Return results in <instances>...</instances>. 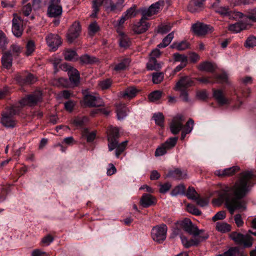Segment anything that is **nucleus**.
Wrapping results in <instances>:
<instances>
[{"instance_id": "59", "label": "nucleus", "mask_w": 256, "mask_h": 256, "mask_svg": "<svg viewBox=\"0 0 256 256\" xmlns=\"http://www.w3.org/2000/svg\"><path fill=\"white\" fill-rule=\"evenodd\" d=\"M226 218V212L224 211H220L217 212L213 217L212 220L216 222L218 220H222Z\"/></svg>"}, {"instance_id": "20", "label": "nucleus", "mask_w": 256, "mask_h": 256, "mask_svg": "<svg viewBox=\"0 0 256 256\" xmlns=\"http://www.w3.org/2000/svg\"><path fill=\"white\" fill-rule=\"evenodd\" d=\"M147 17L142 15L140 21L132 26L133 31L138 34H142L148 30L150 24L146 22Z\"/></svg>"}, {"instance_id": "39", "label": "nucleus", "mask_w": 256, "mask_h": 256, "mask_svg": "<svg viewBox=\"0 0 256 256\" xmlns=\"http://www.w3.org/2000/svg\"><path fill=\"white\" fill-rule=\"evenodd\" d=\"M22 48L16 44H12L10 46V52L12 53V56L18 57L22 51Z\"/></svg>"}, {"instance_id": "50", "label": "nucleus", "mask_w": 256, "mask_h": 256, "mask_svg": "<svg viewBox=\"0 0 256 256\" xmlns=\"http://www.w3.org/2000/svg\"><path fill=\"white\" fill-rule=\"evenodd\" d=\"M164 78L163 72H154L152 74V82L154 84H158L160 83Z\"/></svg>"}, {"instance_id": "40", "label": "nucleus", "mask_w": 256, "mask_h": 256, "mask_svg": "<svg viewBox=\"0 0 256 256\" xmlns=\"http://www.w3.org/2000/svg\"><path fill=\"white\" fill-rule=\"evenodd\" d=\"M188 44L185 41H182L180 42H174L170 46L172 48H176L178 50H185L188 48Z\"/></svg>"}, {"instance_id": "47", "label": "nucleus", "mask_w": 256, "mask_h": 256, "mask_svg": "<svg viewBox=\"0 0 256 256\" xmlns=\"http://www.w3.org/2000/svg\"><path fill=\"white\" fill-rule=\"evenodd\" d=\"M104 0H93V12L91 14L92 17H95L99 11V8L102 5Z\"/></svg>"}, {"instance_id": "18", "label": "nucleus", "mask_w": 256, "mask_h": 256, "mask_svg": "<svg viewBox=\"0 0 256 256\" xmlns=\"http://www.w3.org/2000/svg\"><path fill=\"white\" fill-rule=\"evenodd\" d=\"M164 2L162 0H160L154 4H152L148 9L142 10V14L146 17L150 16L158 12L164 6Z\"/></svg>"}, {"instance_id": "60", "label": "nucleus", "mask_w": 256, "mask_h": 256, "mask_svg": "<svg viewBox=\"0 0 256 256\" xmlns=\"http://www.w3.org/2000/svg\"><path fill=\"white\" fill-rule=\"evenodd\" d=\"M192 222L188 218H185L180 222L181 227L186 231L187 228L190 226Z\"/></svg>"}, {"instance_id": "6", "label": "nucleus", "mask_w": 256, "mask_h": 256, "mask_svg": "<svg viewBox=\"0 0 256 256\" xmlns=\"http://www.w3.org/2000/svg\"><path fill=\"white\" fill-rule=\"evenodd\" d=\"M16 114L14 108L12 107L2 114L1 122L2 124L7 128H14L16 124V120L13 116Z\"/></svg>"}, {"instance_id": "30", "label": "nucleus", "mask_w": 256, "mask_h": 256, "mask_svg": "<svg viewBox=\"0 0 256 256\" xmlns=\"http://www.w3.org/2000/svg\"><path fill=\"white\" fill-rule=\"evenodd\" d=\"M198 68L201 71H206L210 72H212L215 70L214 66L211 62H208L200 63L198 66Z\"/></svg>"}, {"instance_id": "15", "label": "nucleus", "mask_w": 256, "mask_h": 256, "mask_svg": "<svg viewBox=\"0 0 256 256\" xmlns=\"http://www.w3.org/2000/svg\"><path fill=\"white\" fill-rule=\"evenodd\" d=\"M208 237V234L204 233V236H200L198 238L191 239L189 240L186 237L182 236H180V238L184 246L186 248H188L192 246H198L200 242L206 240Z\"/></svg>"}, {"instance_id": "48", "label": "nucleus", "mask_w": 256, "mask_h": 256, "mask_svg": "<svg viewBox=\"0 0 256 256\" xmlns=\"http://www.w3.org/2000/svg\"><path fill=\"white\" fill-rule=\"evenodd\" d=\"M162 92L160 90H155L151 92L148 96L149 100L151 102H154L158 100L162 96Z\"/></svg>"}, {"instance_id": "31", "label": "nucleus", "mask_w": 256, "mask_h": 256, "mask_svg": "<svg viewBox=\"0 0 256 256\" xmlns=\"http://www.w3.org/2000/svg\"><path fill=\"white\" fill-rule=\"evenodd\" d=\"M128 111V110L125 104H119L116 110L118 118L119 120L123 119L126 116Z\"/></svg>"}, {"instance_id": "16", "label": "nucleus", "mask_w": 256, "mask_h": 256, "mask_svg": "<svg viewBox=\"0 0 256 256\" xmlns=\"http://www.w3.org/2000/svg\"><path fill=\"white\" fill-rule=\"evenodd\" d=\"M46 42L51 51H55L62 44L61 38L59 36L50 34L46 38Z\"/></svg>"}, {"instance_id": "17", "label": "nucleus", "mask_w": 256, "mask_h": 256, "mask_svg": "<svg viewBox=\"0 0 256 256\" xmlns=\"http://www.w3.org/2000/svg\"><path fill=\"white\" fill-rule=\"evenodd\" d=\"M194 85V82L188 76H182L176 83L175 90H183Z\"/></svg>"}, {"instance_id": "44", "label": "nucleus", "mask_w": 256, "mask_h": 256, "mask_svg": "<svg viewBox=\"0 0 256 256\" xmlns=\"http://www.w3.org/2000/svg\"><path fill=\"white\" fill-rule=\"evenodd\" d=\"M26 52L25 54L26 56L31 55L35 50L34 42L32 40H30L26 44Z\"/></svg>"}, {"instance_id": "35", "label": "nucleus", "mask_w": 256, "mask_h": 256, "mask_svg": "<svg viewBox=\"0 0 256 256\" xmlns=\"http://www.w3.org/2000/svg\"><path fill=\"white\" fill-rule=\"evenodd\" d=\"M174 38V32L168 34L163 40L162 42L158 45V48H164L167 46Z\"/></svg>"}, {"instance_id": "23", "label": "nucleus", "mask_w": 256, "mask_h": 256, "mask_svg": "<svg viewBox=\"0 0 256 256\" xmlns=\"http://www.w3.org/2000/svg\"><path fill=\"white\" fill-rule=\"evenodd\" d=\"M156 202V198L150 194H144L141 198L140 203L144 208H148Z\"/></svg>"}, {"instance_id": "45", "label": "nucleus", "mask_w": 256, "mask_h": 256, "mask_svg": "<svg viewBox=\"0 0 256 256\" xmlns=\"http://www.w3.org/2000/svg\"><path fill=\"white\" fill-rule=\"evenodd\" d=\"M82 136L86 138L87 142H91L94 140L96 134L94 132L89 133L88 130L84 128L82 132Z\"/></svg>"}, {"instance_id": "58", "label": "nucleus", "mask_w": 256, "mask_h": 256, "mask_svg": "<svg viewBox=\"0 0 256 256\" xmlns=\"http://www.w3.org/2000/svg\"><path fill=\"white\" fill-rule=\"evenodd\" d=\"M32 10V7L30 3L24 5L22 8V11L25 16H28L30 14Z\"/></svg>"}, {"instance_id": "55", "label": "nucleus", "mask_w": 256, "mask_h": 256, "mask_svg": "<svg viewBox=\"0 0 256 256\" xmlns=\"http://www.w3.org/2000/svg\"><path fill=\"white\" fill-rule=\"evenodd\" d=\"M246 48H252L256 46V37L250 36L248 37L244 44Z\"/></svg>"}, {"instance_id": "21", "label": "nucleus", "mask_w": 256, "mask_h": 256, "mask_svg": "<svg viewBox=\"0 0 256 256\" xmlns=\"http://www.w3.org/2000/svg\"><path fill=\"white\" fill-rule=\"evenodd\" d=\"M206 0H191L188 6V10L192 13L203 10Z\"/></svg>"}, {"instance_id": "5", "label": "nucleus", "mask_w": 256, "mask_h": 256, "mask_svg": "<svg viewBox=\"0 0 256 256\" xmlns=\"http://www.w3.org/2000/svg\"><path fill=\"white\" fill-rule=\"evenodd\" d=\"M178 140V137H172L168 138L156 149L155 156H160L166 154L168 150L176 146Z\"/></svg>"}, {"instance_id": "4", "label": "nucleus", "mask_w": 256, "mask_h": 256, "mask_svg": "<svg viewBox=\"0 0 256 256\" xmlns=\"http://www.w3.org/2000/svg\"><path fill=\"white\" fill-rule=\"evenodd\" d=\"M42 100V92L40 91H36L26 96L20 100V103L22 106H32L36 105Z\"/></svg>"}, {"instance_id": "29", "label": "nucleus", "mask_w": 256, "mask_h": 256, "mask_svg": "<svg viewBox=\"0 0 256 256\" xmlns=\"http://www.w3.org/2000/svg\"><path fill=\"white\" fill-rule=\"evenodd\" d=\"M190 234L194 236H204V230H198L196 226L191 224L190 226L188 227L186 230Z\"/></svg>"}, {"instance_id": "61", "label": "nucleus", "mask_w": 256, "mask_h": 256, "mask_svg": "<svg viewBox=\"0 0 256 256\" xmlns=\"http://www.w3.org/2000/svg\"><path fill=\"white\" fill-rule=\"evenodd\" d=\"M54 237L51 234H48L42 240V243L44 245L48 246L54 240Z\"/></svg>"}, {"instance_id": "14", "label": "nucleus", "mask_w": 256, "mask_h": 256, "mask_svg": "<svg viewBox=\"0 0 256 256\" xmlns=\"http://www.w3.org/2000/svg\"><path fill=\"white\" fill-rule=\"evenodd\" d=\"M62 12V6L52 0L48 8L47 14L50 18H60Z\"/></svg>"}, {"instance_id": "25", "label": "nucleus", "mask_w": 256, "mask_h": 256, "mask_svg": "<svg viewBox=\"0 0 256 256\" xmlns=\"http://www.w3.org/2000/svg\"><path fill=\"white\" fill-rule=\"evenodd\" d=\"M166 177H171L175 179L180 180L186 177V173L182 172L180 169L176 168L174 170H170L166 174Z\"/></svg>"}, {"instance_id": "46", "label": "nucleus", "mask_w": 256, "mask_h": 256, "mask_svg": "<svg viewBox=\"0 0 256 256\" xmlns=\"http://www.w3.org/2000/svg\"><path fill=\"white\" fill-rule=\"evenodd\" d=\"M88 121L86 116L76 117L72 120V123L76 126H82Z\"/></svg>"}, {"instance_id": "63", "label": "nucleus", "mask_w": 256, "mask_h": 256, "mask_svg": "<svg viewBox=\"0 0 256 256\" xmlns=\"http://www.w3.org/2000/svg\"><path fill=\"white\" fill-rule=\"evenodd\" d=\"M234 220L236 224L238 227H241L244 224V222L240 214H236L234 216Z\"/></svg>"}, {"instance_id": "54", "label": "nucleus", "mask_w": 256, "mask_h": 256, "mask_svg": "<svg viewBox=\"0 0 256 256\" xmlns=\"http://www.w3.org/2000/svg\"><path fill=\"white\" fill-rule=\"evenodd\" d=\"M215 11L216 12L223 16H229L231 12L229 8L222 6L216 8Z\"/></svg>"}, {"instance_id": "43", "label": "nucleus", "mask_w": 256, "mask_h": 256, "mask_svg": "<svg viewBox=\"0 0 256 256\" xmlns=\"http://www.w3.org/2000/svg\"><path fill=\"white\" fill-rule=\"evenodd\" d=\"M153 118L155 121L156 124L161 126H164V116L162 113L158 112V114H155L153 116Z\"/></svg>"}, {"instance_id": "8", "label": "nucleus", "mask_w": 256, "mask_h": 256, "mask_svg": "<svg viewBox=\"0 0 256 256\" xmlns=\"http://www.w3.org/2000/svg\"><path fill=\"white\" fill-rule=\"evenodd\" d=\"M184 118L182 114H178L174 116L170 124L171 132L176 134L182 129Z\"/></svg>"}, {"instance_id": "34", "label": "nucleus", "mask_w": 256, "mask_h": 256, "mask_svg": "<svg viewBox=\"0 0 256 256\" xmlns=\"http://www.w3.org/2000/svg\"><path fill=\"white\" fill-rule=\"evenodd\" d=\"M124 0H111L110 8L111 11L118 10L120 11L123 7L122 4Z\"/></svg>"}, {"instance_id": "33", "label": "nucleus", "mask_w": 256, "mask_h": 256, "mask_svg": "<svg viewBox=\"0 0 256 256\" xmlns=\"http://www.w3.org/2000/svg\"><path fill=\"white\" fill-rule=\"evenodd\" d=\"M130 62V61L129 58H124L120 63L114 66V70L116 71L124 70L128 66Z\"/></svg>"}, {"instance_id": "36", "label": "nucleus", "mask_w": 256, "mask_h": 256, "mask_svg": "<svg viewBox=\"0 0 256 256\" xmlns=\"http://www.w3.org/2000/svg\"><path fill=\"white\" fill-rule=\"evenodd\" d=\"M96 58L94 56H90L88 54H84L81 56L80 58V62L83 64H92L96 62Z\"/></svg>"}, {"instance_id": "37", "label": "nucleus", "mask_w": 256, "mask_h": 256, "mask_svg": "<svg viewBox=\"0 0 256 256\" xmlns=\"http://www.w3.org/2000/svg\"><path fill=\"white\" fill-rule=\"evenodd\" d=\"M216 229L224 233L230 230V226L226 222H218L216 224Z\"/></svg>"}, {"instance_id": "49", "label": "nucleus", "mask_w": 256, "mask_h": 256, "mask_svg": "<svg viewBox=\"0 0 256 256\" xmlns=\"http://www.w3.org/2000/svg\"><path fill=\"white\" fill-rule=\"evenodd\" d=\"M173 58L175 62H180L187 64L188 58L187 56L184 54H180L179 53H174L173 54Z\"/></svg>"}, {"instance_id": "64", "label": "nucleus", "mask_w": 256, "mask_h": 256, "mask_svg": "<svg viewBox=\"0 0 256 256\" xmlns=\"http://www.w3.org/2000/svg\"><path fill=\"white\" fill-rule=\"evenodd\" d=\"M247 18L252 22H256V9L250 10Z\"/></svg>"}, {"instance_id": "32", "label": "nucleus", "mask_w": 256, "mask_h": 256, "mask_svg": "<svg viewBox=\"0 0 256 256\" xmlns=\"http://www.w3.org/2000/svg\"><path fill=\"white\" fill-rule=\"evenodd\" d=\"M119 42L120 47L126 48L128 47L130 44V38L122 32H120Z\"/></svg>"}, {"instance_id": "28", "label": "nucleus", "mask_w": 256, "mask_h": 256, "mask_svg": "<svg viewBox=\"0 0 256 256\" xmlns=\"http://www.w3.org/2000/svg\"><path fill=\"white\" fill-rule=\"evenodd\" d=\"M70 81L75 86H77L80 82V73L76 68L72 69L68 74Z\"/></svg>"}, {"instance_id": "52", "label": "nucleus", "mask_w": 256, "mask_h": 256, "mask_svg": "<svg viewBox=\"0 0 256 256\" xmlns=\"http://www.w3.org/2000/svg\"><path fill=\"white\" fill-rule=\"evenodd\" d=\"M194 124V121L190 118L186 124L184 126L183 125L182 130L185 131L186 133H190L193 128Z\"/></svg>"}, {"instance_id": "9", "label": "nucleus", "mask_w": 256, "mask_h": 256, "mask_svg": "<svg viewBox=\"0 0 256 256\" xmlns=\"http://www.w3.org/2000/svg\"><path fill=\"white\" fill-rule=\"evenodd\" d=\"M193 32L198 36H204L214 31V28L210 25L197 22L192 26Z\"/></svg>"}, {"instance_id": "3", "label": "nucleus", "mask_w": 256, "mask_h": 256, "mask_svg": "<svg viewBox=\"0 0 256 256\" xmlns=\"http://www.w3.org/2000/svg\"><path fill=\"white\" fill-rule=\"evenodd\" d=\"M168 228L165 224L154 226L152 230L151 236L156 242L162 243L166 238Z\"/></svg>"}, {"instance_id": "56", "label": "nucleus", "mask_w": 256, "mask_h": 256, "mask_svg": "<svg viewBox=\"0 0 256 256\" xmlns=\"http://www.w3.org/2000/svg\"><path fill=\"white\" fill-rule=\"evenodd\" d=\"M187 210L189 212L196 216H200L202 214L201 212L198 208L190 204L187 205Z\"/></svg>"}, {"instance_id": "10", "label": "nucleus", "mask_w": 256, "mask_h": 256, "mask_svg": "<svg viewBox=\"0 0 256 256\" xmlns=\"http://www.w3.org/2000/svg\"><path fill=\"white\" fill-rule=\"evenodd\" d=\"M81 32V26L78 21L74 22L70 28L67 33V40L70 43L78 38Z\"/></svg>"}, {"instance_id": "41", "label": "nucleus", "mask_w": 256, "mask_h": 256, "mask_svg": "<svg viewBox=\"0 0 256 256\" xmlns=\"http://www.w3.org/2000/svg\"><path fill=\"white\" fill-rule=\"evenodd\" d=\"M8 40L4 33L0 30V50H6Z\"/></svg>"}, {"instance_id": "1", "label": "nucleus", "mask_w": 256, "mask_h": 256, "mask_svg": "<svg viewBox=\"0 0 256 256\" xmlns=\"http://www.w3.org/2000/svg\"><path fill=\"white\" fill-rule=\"evenodd\" d=\"M254 176L252 170L241 172L234 186H224L221 188L218 192V198L212 200V204L218 206L224 202L231 214H233L236 210H245L246 208V202L241 199L250 190L253 186L252 180Z\"/></svg>"}, {"instance_id": "11", "label": "nucleus", "mask_w": 256, "mask_h": 256, "mask_svg": "<svg viewBox=\"0 0 256 256\" xmlns=\"http://www.w3.org/2000/svg\"><path fill=\"white\" fill-rule=\"evenodd\" d=\"M13 16L12 32L16 36L19 38L23 33V20L16 14H14Z\"/></svg>"}, {"instance_id": "57", "label": "nucleus", "mask_w": 256, "mask_h": 256, "mask_svg": "<svg viewBox=\"0 0 256 256\" xmlns=\"http://www.w3.org/2000/svg\"><path fill=\"white\" fill-rule=\"evenodd\" d=\"M136 6H134L132 7L128 8L125 14L124 15L128 19L131 18L133 17H134L136 12Z\"/></svg>"}, {"instance_id": "26", "label": "nucleus", "mask_w": 256, "mask_h": 256, "mask_svg": "<svg viewBox=\"0 0 256 256\" xmlns=\"http://www.w3.org/2000/svg\"><path fill=\"white\" fill-rule=\"evenodd\" d=\"M162 62H158L156 59L150 58L146 68L148 70H158L162 68Z\"/></svg>"}, {"instance_id": "19", "label": "nucleus", "mask_w": 256, "mask_h": 256, "mask_svg": "<svg viewBox=\"0 0 256 256\" xmlns=\"http://www.w3.org/2000/svg\"><path fill=\"white\" fill-rule=\"evenodd\" d=\"M138 92L139 90L135 86H129L126 88L124 90L120 92L118 94V96L120 98L131 100L137 95Z\"/></svg>"}, {"instance_id": "2", "label": "nucleus", "mask_w": 256, "mask_h": 256, "mask_svg": "<svg viewBox=\"0 0 256 256\" xmlns=\"http://www.w3.org/2000/svg\"><path fill=\"white\" fill-rule=\"evenodd\" d=\"M120 137L119 130L116 127L110 126L108 129V140L109 150H116V156L118 158L120 155L124 150L128 144L127 140L118 144V139Z\"/></svg>"}, {"instance_id": "27", "label": "nucleus", "mask_w": 256, "mask_h": 256, "mask_svg": "<svg viewBox=\"0 0 256 256\" xmlns=\"http://www.w3.org/2000/svg\"><path fill=\"white\" fill-rule=\"evenodd\" d=\"M246 24L244 22H239L234 24H230L228 26V30L234 32H239L242 30L246 29Z\"/></svg>"}, {"instance_id": "7", "label": "nucleus", "mask_w": 256, "mask_h": 256, "mask_svg": "<svg viewBox=\"0 0 256 256\" xmlns=\"http://www.w3.org/2000/svg\"><path fill=\"white\" fill-rule=\"evenodd\" d=\"M230 238L238 244L244 245L246 247H250L252 244V238L246 234L234 232L231 234Z\"/></svg>"}, {"instance_id": "62", "label": "nucleus", "mask_w": 256, "mask_h": 256, "mask_svg": "<svg viewBox=\"0 0 256 256\" xmlns=\"http://www.w3.org/2000/svg\"><path fill=\"white\" fill-rule=\"evenodd\" d=\"M36 81V78L32 74H28L25 78V84H31Z\"/></svg>"}, {"instance_id": "22", "label": "nucleus", "mask_w": 256, "mask_h": 256, "mask_svg": "<svg viewBox=\"0 0 256 256\" xmlns=\"http://www.w3.org/2000/svg\"><path fill=\"white\" fill-rule=\"evenodd\" d=\"M213 96L219 104L222 106L229 104V100L226 98L222 91L220 90H213Z\"/></svg>"}, {"instance_id": "53", "label": "nucleus", "mask_w": 256, "mask_h": 256, "mask_svg": "<svg viewBox=\"0 0 256 256\" xmlns=\"http://www.w3.org/2000/svg\"><path fill=\"white\" fill-rule=\"evenodd\" d=\"M185 186L183 184H180L176 186L172 191V196H176L178 194H184V193Z\"/></svg>"}, {"instance_id": "51", "label": "nucleus", "mask_w": 256, "mask_h": 256, "mask_svg": "<svg viewBox=\"0 0 256 256\" xmlns=\"http://www.w3.org/2000/svg\"><path fill=\"white\" fill-rule=\"evenodd\" d=\"M112 84V80L108 78L100 81L98 83L99 87L102 90L108 89Z\"/></svg>"}, {"instance_id": "12", "label": "nucleus", "mask_w": 256, "mask_h": 256, "mask_svg": "<svg viewBox=\"0 0 256 256\" xmlns=\"http://www.w3.org/2000/svg\"><path fill=\"white\" fill-rule=\"evenodd\" d=\"M84 101V105L89 107H98L104 105L102 100L98 96L91 94L86 95Z\"/></svg>"}, {"instance_id": "13", "label": "nucleus", "mask_w": 256, "mask_h": 256, "mask_svg": "<svg viewBox=\"0 0 256 256\" xmlns=\"http://www.w3.org/2000/svg\"><path fill=\"white\" fill-rule=\"evenodd\" d=\"M240 170V168L238 166H236L223 170H216L214 174L218 177L224 178L233 176Z\"/></svg>"}, {"instance_id": "42", "label": "nucleus", "mask_w": 256, "mask_h": 256, "mask_svg": "<svg viewBox=\"0 0 256 256\" xmlns=\"http://www.w3.org/2000/svg\"><path fill=\"white\" fill-rule=\"evenodd\" d=\"M186 196L188 198L193 200H196L199 198V194L193 187L188 188Z\"/></svg>"}, {"instance_id": "38", "label": "nucleus", "mask_w": 256, "mask_h": 256, "mask_svg": "<svg viewBox=\"0 0 256 256\" xmlns=\"http://www.w3.org/2000/svg\"><path fill=\"white\" fill-rule=\"evenodd\" d=\"M64 57L66 60L71 61L76 58L77 54L76 51L70 50L66 49L64 52Z\"/></svg>"}, {"instance_id": "24", "label": "nucleus", "mask_w": 256, "mask_h": 256, "mask_svg": "<svg viewBox=\"0 0 256 256\" xmlns=\"http://www.w3.org/2000/svg\"><path fill=\"white\" fill-rule=\"evenodd\" d=\"M12 53L6 52L4 53L2 58V62L3 66L6 68H10L12 66Z\"/></svg>"}]
</instances>
